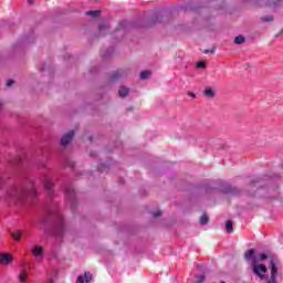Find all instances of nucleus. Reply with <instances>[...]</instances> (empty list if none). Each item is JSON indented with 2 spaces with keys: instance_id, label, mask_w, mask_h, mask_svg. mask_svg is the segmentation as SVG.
Segmentation results:
<instances>
[{
  "instance_id": "1",
  "label": "nucleus",
  "mask_w": 283,
  "mask_h": 283,
  "mask_svg": "<svg viewBox=\"0 0 283 283\" xmlns=\"http://www.w3.org/2000/svg\"><path fill=\"white\" fill-rule=\"evenodd\" d=\"M42 224L45 227L46 235H52L53 238H63L65 235V220L59 208L50 210L42 220Z\"/></svg>"
},
{
  "instance_id": "2",
  "label": "nucleus",
  "mask_w": 283,
  "mask_h": 283,
  "mask_svg": "<svg viewBox=\"0 0 283 283\" xmlns=\"http://www.w3.org/2000/svg\"><path fill=\"white\" fill-rule=\"evenodd\" d=\"M36 185L32 180H29L28 188H14L10 193V198H12V200H17L22 205H30V202H34L36 200Z\"/></svg>"
},
{
  "instance_id": "3",
  "label": "nucleus",
  "mask_w": 283,
  "mask_h": 283,
  "mask_svg": "<svg viewBox=\"0 0 283 283\" xmlns=\"http://www.w3.org/2000/svg\"><path fill=\"white\" fill-rule=\"evenodd\" d=\"M243 3H252L253 6H259L260 8H280L283 4V0H242Z\"/></svg>"
},
{
  "instance_id": "4",
  "label": "nucleus",
  "mask_w": 283,
  "mask_h": 283,
  "mask_svg": "<svg viewBox=\"0 0 283 283\" xmlns=\"http://www.w3.org/2000/svg\"><path fill=\"white\" fill-rule=\"evenodd\" d=\"M132 28H136V24H134V22L127 20L120 21L113 34L114 36H118V39H123V36H125V34H127V32H129Z\"/></svg>"
},
{
  "instance_id": "5",
  "label": "nucleus",
  "mask_w": 283,
  "mask_h": 283,
  "mask_svg": "<svg viewBox=\"0 0 283 283\" xmlns=\"http://www.w3.org/2000/svg\"><path fill=\"white\" fill-rule=\"evenodd\" d=\"M252 273L254 275H256V277H264V275L266 274V265L264 264H259L258 263V259H253L252 260Z\"/></svg>"
},
{
  "instance_id": "6",
  "label": "nucleus",
  "mask_w": 283,
  "mask_h": 283,
  "mask_svg": "<svg viewBox=\"0 0 283 283\" xmlns=\"http://www.w3.org/2000/svg\"><path fill=\"white\" fill-rule=\"evenodd\" d=\"M65 197L67 202H70L72 209L78 205V199L76 198V190L73 187L65 188Z\"/></svg>"
},
{
  "instance_id": "7",
  "label": "nucleus",
  "mask_w": 283,
  "mask_h": 283,
  "mask_svg": "<svg viewBox=\"0 0 283 283\" xmlns=\"http://www.w3.org/2000/svg\"><path fill=\"white\" fill-rule=\"evenodd\" d=\"M125 76H127V70L119 69L111 73L109 81L115 83V81H120V78H125Z\"/></svg>"
},
{
  "instance_id": "8",
  "label": "nucleus",
  "mask_w": 283,
  "mask_h": 283,
  "mask_svg": "<svg viewBox=\"0 0 283 283\" xmlns=\"http://www.w3.org/2000/svg\"><path fill=\"white\" fill-rule=\"evenodd\" d=\"M31 253L32 255H34V258H36L38 262H41V260H43V255H44L43 247L41 245L33 247L31 249Z\"/></svg>"
},
{
  "instance_id": "9",
  "label": "nucleus",
  "mask_w": 283,
  "mask_h": 283,
  "mask_svg": "<svg viewBox=\"0 0 283 283\" xmlns=\"http://www.w3.org/2000/svg\"><path fill=\"white\" fill-rule=\"evenodd\" d=\"M114 167V160L113 159H107L105 164H99L97 167V171L103 174L104 171H109Z\"/></svg>"
},
{
  "instance_id": "10",
  "label": "nucleus",
  "mask_w": 283,
  "mask_h": 283,
  "mask_svg": "<svg viewBox=\"0 0 283 283\" xmlns=\"http://www.w3.org/2000/svg\"><path fill=\"white\" fill-rule=\"evenodd\" d=\"M72 138H74V130H70L67 134L62 136L61 138L62 147L70 145V143H72Z\"/></svg>"
},
{
  "instance_id": "11",
  "label": "nucleus",
  "mask_w": 283,
  "mask_h": 283,
  "mask_svg": "<svg viewBox=\"0 0 283 283\" xmlns=\"http://www.w3.org/2000/svg\"><path fill=\"white\" fill-rule=\"evenodd\" d=\"M93 277L94 276L90 272H85L84 275L77 276L76 283H90Z\"/></svg>"
},
{
  "instance_id": "12",
  "label": "nucleus",
  "mask_w": 283,
  "mask_h": 283,
  "mask_svg": "<svg viewBox=\"0 0 283 283\" xmlns=\"http://www.w3.org/2000/svg\"><path fill=\"white\" fill-rule=\"evenodd\" d=\"M163 19H165V11H157L155 17L151 19L153 25H156V23H163Z\"/></svg>"
},
{
  "instance_id": "13",
  "label": "nucleus",
  "mask_w": 283,
  "mask_h": 283,
  "mask_svg": "<svg viewBox=\"0 0 283 283\" xmlns=\"http://www.w3.org/2000/svg\"><path fill=\"white\" fill-rule=\"evenodd\" d=\"M44 189L48 191L50 198H54V191H52V189H54V182H52L50 180H45Z\"/></svg>"
},
{
  "instance_id": "14",
  "label": "nucleus",
  "mask_w": 283,
  "mask_h": 283,
  "mask_svg": "<svg viewBox=\"0 0 283 283\" xmlns=\"http://www.w3.org/2000/svg\"><path fill=\"white\" fill-rule=\"evenodd\" d=\"M244 259L247 262H251V265L253 264V260L255 259V250L254 249H250L245 252L244 254Z\"/></svg>"
},
{
  "instance_id": "15",
  "label": "nucleus",
  "mask_w": 283,
  "mask_h": 283,
  "mask_svg": "<svg viewBox=\"0 0 283 283\" xmlns=\"http://www.w3.org/2000/svg\"><path fill=\"white\" fill-rule=\"evenodd\" d=\"M28 43H34V32H30V34L25 35L22 40H20V45H25Z\"/></svg>"
},
{
  "instance_id": "16",
  "label": "nucleus",
  "mask_w": 283,
  "mask_h": 283,
  "mask_svg": "<svg viewBox=\"0 0 283 283\" xmlns=\"http://www.w3.org/2000/svg\"><path fill=\"white\" fill-rule=\"evenodd\" d=\"M99 36H106L107 32H109V24L102 22L98 27Z\"/></svg>"
},
{
  "instance_id": "17",
  "label": "nucleus",
  "mask_w": 283,
  "mask_h": 283,
  "mask_svg": "<svg viewBox=\"0 0 283 283\" xmlns=\"http://www.w3.org/2000/svg\"><path fill=\"white\" fill-rule=\"evenodd\" d=\"M12 255L9 253H0V264H10Z\"/></svg>"
},
{
  "instance_id": "18",
  "label": "nucleus",
  "mask_w": 283,
  "mask_h": 283,
  "mask_svg": "<svg viewBox=\"0 0 283 283\" xmlns=\"http://www.w3.org/2000/svg\"><path fill=\"white\" fill-rule=\"evenodd\" d=\"M114 54V46H109L106 50L101 51V55L103 59H109Z\"/></svg>"
},
{
  "instance_id": "19",
  "label": "nucleus",
  "mask_w": 283,
  "mask_h": 283,
  "mask_svg": "<svg viewBox=\"0 0 283 283\" xmlns=\"http://www.w3.org/2000/svg\"><path fill=\"white\" fill-rule=\"evenodd\" d=\"M23 272L22 273H20V275H19V280H20V282H24L25 281V279L28 277V272H25V271H28V269L30 270V265H28V263H23Z\"/></svg>"
},
{
  "instance_id": "20",
  "label": "nucleus",
  "mask_w": 283,
  "mask_h": 283,
  "mask_svg": "<svg viewBox=\"0 0 283 283\" xmlns=\"http://www.w3.org/2000/svg\"><path fill=\"white\" fill-rule=\"evenodd\" d=\"M86 17H93V19H98V17H101V10L86 11Z\"/></svg>"
},
{
  "instance_id": "21",
  "label": "nucleus",
  "mask_w": 283,
  "mask_h": 283,
  "mask_svg": "<svg viewBox=\"0 0 283 283\" xmlns=\"http://www.w3.org/2000/svg\"><path fill=\"white\" fill-rule=\"evenodd\" d=\"M129 94V88L122 86L118 90V96H120V98H125V96H127Z\"/></svg>"
},
{
  "instance_id": "22",
  "label": "nucleus",
  "mask_w": 283,
  "mask_h": 283,
  "mask_svg": "<svg viewBox=\"0 0 283 283\" xmlns=\"http://www.w3.org/2000/svg\"><path fill=\"white\" fill-rule=\"evenodd\" d=\"M203 94L205 96H207V98H213L216 96V92L213 91V88H206Z\"/></svg>"
},
{
  "instance_id": "23",
  "label": "nucleus",
  "mask_w": 283,
  "mask_h": 283,
  "mask_svg": "<svg viewBox=\"0 0 283 283\" xmlns=\"http://www.w3.org/2000/svg\"><path fill=\"white\" fill-rule=\"evenodd\" d=\"M247 39L244 35H238L234 38L235 45H242V43H245Z\"/></svg>"
},
{
  "instance_id": "24",
  "label": "nucleus",
  "mask_w": 283,
  "mask_h": 283,
  "mask_svg": "<svg viewBox=\"0 0 283 283\" xmlns=\"http://www.w3.org/2000/svg\"><path fill=\"white\" fill-rule=\"evenodd\" d=\"M226 231H227V233H231L233 231V221L232 220H228L226 222Z\"/></svg>"
},
{
  "instance_id": "25",
  "label": "nucleus",
  "mask_w": 283,
  "mask_h": 283,
  "mask_svg": "<svg viewBox=\"0 0 283 283\" xmlns=\"http://www.w3.org/2000/svg\"><path fill=\"white\" fill-rule=\"evenodd\" d=\"M21 235H23V231L21 230L11 234V237L13 238V240H15V242H19L21 240Z\"/></svg>"
},
{
  "instance_id": "26",
  "label": "nucleus",
  "mask_w": 283,
  "mask_h": 283,
  "mask_svg": "<svg viewBox=\"0 0 283 283\" xmlns=\"http://www.w3.org/2000/svg\"><path fill=\"white\" fill-rule=\"evenodd\" d=\"M151 74V72L149 71H143L140 74H139V78H142V81H145L147 78H149V75Z\"/></svg>"
},
{
  "instance_id": "27",
  "label": "nucleus",
  "mask_w": 283,
  "mask_h": 283,
  "mask_svg": "<svg viewBox=\"0 0 283 283\" xmlns=\"http://www.w3.org/2000/svg\"><path fill=\"white\" fill-rule=\"evenodd\" d=\"M261 182H262V181H260V179H254V180H252V181L250 182L249 187H250L251 189H253V187H261Z\"/></svg>"
},
{
  "instance_id": "28",
  "label": "nucleus",
  "mask_w": 283,
  "mask_h": 283,
  "mask_svg": "<svg viewBox=\"0 0 283 283\" xmlns=\"http://www.w3.org/2000/svg\"><path fill=\"white\" fill-rule=\"evenodd\" d=\"M208 223H209V217H207V214H203L200 218V224L205 226V224H208Z\"/></svg>"
},
{
  "instance_id": "29",
  "label": "nucleus",
  "mask_w": 283,
  "mask_h": 283,
  "mask_svg": "<svg viewBox=\"0 0 283 283\" xmlns=\"http://www.w3.org/2000/svg\"><path fill=\"white\" fill-rule=\"evenodd\" d=\"M261 21H263V23H269L271 21H273V17L272 15H264L261 18Z\"/></svg>"
},
{
  "instance_id": "30",
  "label": "nucleus",
  "mask_w": 283,
  "mask_h": 283,
  "mask_svg": "<svg viewBox=\"0 0 283 283\" xmlns=\"http://www.w3.org/2000/svg\"><path fill=\"white\" fill-rule=\"evenodd\" d=\"M197 67H199L200 70H205V67H207V63H205V61H199L197 63Z\"/></svg>"
},
{
  "instance_id": "31",
  "label": "nucleus",
  "mask_w": 283,
  "mask_h": 283,
  "mask_svg": "<svg viewBox=\"0 0 283 283\" xmlns=\"http://www.w3.org/2000/svg\"><path fill=\"white\" fill-rule=\"evenodd\" d=\"M268 259H269V255L266 253L259 254L260 262H264V260H268Z\"/></svg>"
},
{
  "instance_id": "32",
  "label": "nucleus",
  "mask_w": 283,
  "mask_h": 283,
  "mask_svg": "<svg viewBox=\"0 0 283 283\" xmlns=\"http://www.w3.org/2000/svg\"><path fill=\"white\" fill-rule=\"evenodd\" d=\"M151 216H153L154 218H160V217L163 216V212H161L160 210L153 211V212H151Z\"/></svg>"
},
{
  "instance_id": "33",
  "label": "nucleus",
  "mask_w": 283,
  "mask_h": 283,
  "mask_svg": "<svg viewBox=\"0 0 283 283\" xmlns=\"http://www.w3.org/2000/svg\"><path fill=\"white\" fill-rule=\"evenodd\" d=\"M202 52H203V54H209V53L213 54V52H216V49H213V48L212 49H206Z\"/></svg>"
},
{
  "instance_id": "34",
  "label": "nucleus",
  "mask_w": 283,
  "mask_h": 283,
  "mask_svg": "<svg viewBox=\"0 0 283 283\" xmlns=\"http://www.w3.org/2000/svg\"><path fill=\"white\" fill-rule=\"evenodd\" d=\"M45 70H48V63H43V64L40 66V72H45Z\"/></svg>"
},
{
  "instance_id": "35",
  "label": "nucleus",
  "mask_w": 283,
  "mask_h": 283,
  "mask_svg": "<svg viewBox=\"0 0 283 283\" xmlns=\"http://www.w3.org/2000/svg\"><path fill=\"white\" fill-rule=\"evenodd\" d=\"M14 85V81L13 80H9L7 82V87H12Z\"/></svg>"
},
{
  "instance_id": "36",
  "label": "nucleus",
  "mask_w": 283,
  "mask_h": 283,
  "mask_svg": "<svg viewBox=\"0 0 283 283\" xmlns=\"http://www.w3.org/2000/svg\"><path fill=\"white\" fill-rule=\"evenodd\" d=\"M188 96H190L191 98H196V93L189 92V93H188Z\"/></svg>"
},
{
  "instance_id": "37",
  "label": "nucleus",
  "mask_w": 283,
  "mask_h": 283,
  "mask_svg": "<svg viewBox=\"0 0 283 283\" xmlns=\"http://www.w3.org/2000/svg\"><path fill=\"white\" fill-rule=\"evenodd\" d=\"M281 34H283V29H281L280 33L275 34V39H277V36H280Z\"/></svg>"
},
{
  "instance_id": "38",
  "label": "nucleus",
  "mask_w": 283,
  "mask_h": 283,
  "mask_svg": "<svg viewBox=\"0 0 283 283\" xmlns=\"http://www.w3.org/2000/svg\"><path fill=\"white\" fill-rule=\"evenodd\" d=\"M224 12V3L220 7V13Z\"/></svg>"
},
{
  "instance_id": "39",
  "label": "nucleus",
  "mask_w": 283,
  "mask_h": 283,
  "mask_svg": "<svg viewBox=\"0 0 283 283\" xmlns=\"http://www.w3.org/2000/svg\"><path fill=\"white\" fill-rule=\"evenodd\" d=\"M210 187H211V189H218V188L216 187V182H212V184L210 185Z\"/></svg>"
},
{
  "instance_id": "40",
  "label": "nucleus",
  "mask_w": 283,
  "mask_h": 283,
  "mask_svg": "<svg viewBox=\"0 0 283 283\" xmlns=\"http://www.w3.org/2000/svg\"><path fill=\"white\" fill-rule=\"evenodd\" d=\"M120 145H123V144L120 143V140H118V142H116L115 147H119Z\"/></svg>"
},
{
  "instance_id": "41",
  "label": "nucleus",
  "mask_w": 283,
  "mask_h": 283,
  "mask_svg": "<svg viewBox=\"0 0 283 283\" xmlns=\"http://www.w3.org/2000/svg\"><path fill=\"white\" fill-rule=\"evenodd\" d=\"M29 6H32L34 3V0H28Z\"/></svg>"
},
{
  "instance_id": "42",
  "label": "nucleus",
  "mask_w": 283,
  "mask_h": 283,
  "mask_svg": "<svg viewBox=\"0 0 283 283\" xmlns=\"http://www.w3.org/2000/svg\"><path fill=\"white\" fill-rule=\"evenodd\" d=\"M91 72H92V74H94V72H96V69H93Z\"/></svg>"
},
{
  "instance_id": "43",
  "label": "nucleus",
  "mask_w": 283,
  "mask_h": 283,
  "mask_svg": "<svg viewBox=\"0 0 283 283\" xmlns=\"http://www.w3.org/2000/svg\"><path fill=\"white\" fill-rule=\"evenodd\" d=\"M3 107V103L0 102V108Z\"/></svg>"
},
{
  "instance_id": "44",
  "label": "nucleus",
  "mask_w": 283,
  "mask_h": 283,
  "mask_svg": "<svg viewBox=\"0 0 283 283\" xmlns=\"http://www.w3.org/2000/svg\"><path fill=\"white\" fill-rule=\"evenodd\" d=\"M226 193H229V190H226Z\"/></svg>"
}]
</instances>
